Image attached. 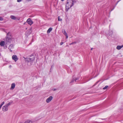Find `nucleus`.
Segmentation results:
<instances>
[{
	"label": "nucleus",
	"instance_id": "obj_1",
	"mask_svg": "<svg viewBox=\"0 0 123 123\" xmlns=\"http://www.w3.org/2000/svg\"><path fill=\"white\" fill-rule=\"evenodd\" d=\"M72 0H67L66 5V10L67 11L68 9L73 6Z\"/></svg>",
	"mask_w": 123,
	"mask_h": 123
},
{
	"label": "nucleus",
	"instance_id": "obj_2",
	"mask_svg": "<svg viewBox=\"0 0 123 123\" xmlns=\"http://www.w3.org/2000/svg\"><path fill=\"white\" fill-rule=\"evenodd\" d=\"M26 62H30V65L34 61L35 59V57L33 55H32L30 56L29 58H25Z\"/></svg>",
	"mask_w": 123,
	"mask_h": 123
},
{
	"label": "nucleus",
	"instance_id": "obj_3",
	"mask_svg": "<svg viewBox=\"0 0 123 123\" xmlns=\"http://www.w3.org/2000/svg\"><path fill=\"white\" fill-rule=\"evenodd\" d=\"M10 18L14 20H19L20 19L19 18L17 17H15L13 15H11L10 16Z\"/></svg>",
	"mask_w": 123,
	"mask_h": 123
},
{
	"label": "nucleus",
	"instance_id": "obj_4",
	"mask_svg": "<svg viewBox=\"0 0 123 123\" xmlns=\"http://www.w3.org/2000/svg\"><path fill=\"white\" fill-rule=\"evenodd\" d=\"M8 106L6 105L3 106L2 108L3 111H7L8 110Z\"/></svg>",
	"mask_w": 123,
	"mask_h": 123
},
{
	"label": "nucleus",
	"instance_id": "obj_5",
	"mask_svg": "<svg viewBox=\"0 0 123 123\" xmlns=\"http://www.w3.org/2000/svg\"><path fill=\"white\" fill-rule=\"evenodd\" d=\"M26 22L30 25H31L33 23V22L30 18H29L27 20Z\"/></svg>",
	"mask_w": 123,
	"mask_h": 123
},
{
	"label": "nucleus",
	"instance_id": "obj_6",
	"mask_svg": "<svg viewBox=\"0 0 123 123\" xmlns=\"http://www.w3.org/2000/svg\"><path fill=\"white\" fill-rule=\"evenodd\" d=\"M52 99L53 97L50 96L46 99V102L47 103H49L52 100Z\"/></svg>",
	"mask_w": 123,
	"mask_h": 123
},
{
	"label": "nucleus",
	"instance_id": "obj_7",
	"mask_svg": "<svg viewBox=\"0 0 123 123\" xmlns=\"http://www.w3.org/2000/svg\"><path fill=\"white\" fill-rule=\"evenodd\" d=\"M12 59L15 62H16L18 60V58L17 55H14L12 56Z\"/></svg>",
	"mask_w": 123,
	"mask_h": 123
},
{
	"label": "nucleus",
	"instance_id": "obj_8",
	"mask_svg": "<svg viewBox=\"0 0 123 123\" xmlns=\"http://www.w3.org/2000/svg\"><path fill=\"white\" fill-rule=\"evenodd\" d=\"M8 49H9L10 51L12 52V49L13 48V45L11 44L8 47Z\"/></svg>",
	"mask_w": 123,
	"mask_h": 123
},
{
	"label": "nucleus",
	"instance_id": "obj_9",
	"mask_svg": "<svg viewBox=\"0 0 123 123\" xmlns=\"http://www.w3.org/2000/svg\"><path fill=\"white\" fill-rule=\"evenodd\" d=\"M62 32L64 34V35H65L66 36V38L67 39L68 38V34L66 32V31H65L64 30L63 31H62Z\"/></svg>",
	"mask_w": 123,
	"mask_h": 123
},
{
	"label": "nucleus",
	"instance_id": "obj_10",
	"mask_svg": "<svg viewBox=\"0 0 123 123\" xmlns=\"http://www.w3.org/2000/svg\"><path fill=\"white\" fill-rule=\"evenodd\" d=\"M5 44V42L4 41H1L0 42V45L1 46H4Z\"/></svg>",
	"mask_w": 123,
	"mask_h": 123
},
{
	"label": "nucleus",
	"instance_id": "obj_11",
	"mask_svg": "<svg viewBox=\"0 0 123 123\" xmlns=\"http://www.w3.org/2000/svg\"><path fill=\"white\" fill-rule=\"evenodd\" d=\"M123 47V45H122L121 46H117V49L119 50Z\"/></svg>",
	"mask_w": 123,
	"mask_h": 123
},
{
	"label": "nucleus",
	"instance_id": "obj_12",
	"mask_svg": "<svg viewBox=\"0 0 123 123\" xmlns=\"http://www.w3.org/2000/svg\"><path fill=\"white\" fill-rule=\"evenodd\" d=\"M15 84L14 83H12V84L11 85V89H14L15 87Z\"/></svg>",
	"mask_w": 123,
	"mask_h": 123
},
{
	"label": "nucleus",
	"instance_id": "obj_13",
	"mask_svg": "<svg viewBox=\"0 0 123 123\" xmlns=\"http://www.w3.org/2000/svg\"><path fill=\"white\" fill-rule=\"evenodd\" d=\"M11 39L7 37L6 38V41L7 43H10L11 41Z\"/></svg>",
	"mask_w": 123,
	"mask_h": 123
},
{
	"label": "nucleus",
	"instance_id": "obj_14",
	"mask_svg": "<svg viewBox=\"0 0 123 123\" xmlns=\"http://www.w3.org/2000/svg\"><path fill=\"white\" fill-rule=\"evenodd\" d=\"M52 28L51 27L49 28L47 31V33H49L52 31Z\"/></svg>",
	"mask_w": 123,
	"mask_h": 123
},
{
	"label": "nucleus",
	"instance_id": "obj_15",
	"mask_svg": "<svg viewBox=\"0 0 123 123\" xmlns=\"http://www.w3.org/2000/svg\"><path fill=\"white\" fill-rule=\"evenodd\" d=\"M78 78H76L75 79H74L71 81V83L73 82L74 81H76V80H78Z\"/></svg>",
	"mask_w": 123,
	"mask_h": 123
},
{
	"label": "nucleus",
	"instance_id": "obj_16",
	"mask_svg": "<svg viewBox=\"0 0 123 123\" xmlns=\"http://www.w3.org/2000/svg\"><path fill=\"white\" fill-rule=\"evenodd\" d=\"M25 123H32V122L31 121L28 120L26 121Z\"/></svg>",
	"mask_w": 123,
	"mask_h": 123
},
{
	"label": "nucleus",
	"instance_id": "obj_17",
	"mask_svg": "<svg viewBox=\"0 0 123 123\" xmlns=\"http://www.w3.org/2000/svg\"><path fill=\"white\" fill-rule=\"evenodd\" d=\"M12 103V101H11L8 104H6L8 106L9 105H10Z\"/></svg>",
	"mask_w": 123,
	"mask_h": 123
},
{
	"label": "nucleus",
	"instance_id": "obj_18",
	"mask_svg": "<svg viewBox=\"0 0 123 123\" xmlns=\"http://www.w3.org/2000/svg\"><path fill=\"white\" fill-rule=\"evenodd\" d=\"M72 3L74 5V4L76 2V0H72Z\"/></svg>",
	"mask_w": 123,
	"mask_h": 123
},
{
	"label": "nucleus",
	"instance_id": "obj_19",
	"mask_svg": "<svg viewBox=\"0 0 123 123\" xmlns=\"http://www.w3.org/2000/svg\"><path fill=\"white\" fill-rule=\"evenodd\" d=\"M62 19L59 16L58 17V21H61L62 20Z\"/></svg>",
	"mask_w": 123,
	"mask_h": 123
},
{
	"label": "nucleus",
	"instance_id": "obj_20",
	"mask_svg": "<svg viewBox=\"0 0 123 123\" xmlns=\"http://www.w3.org/2000/svg\"><path fill=\"white\" fill-rule=\"evenodd\" d=\"M108 87V86H106L105 87L103 88V89L104 90H105Z\"/></svg>",
	"mask_w": 123,
	"mask_h": 123
},
{
	"label": "nucleus",
	"instance_id": "obj_21",
	"mask_svg": "<svg viewBox=\"0 0 123 123\" xmlns=\"http://www.w3.org/2000/svg\"><path fill=\"white\" fill-rule=\"evenodd\" d=\"M7 36H11L10 33V32H8L7 34Z\"/></svg>",
	"mask_w": 123,
	"mask_h": 123
},
{
	"label": "nucleus",
	"instance_id": "obj_22",
	"mask_svg": "<svg viewBox=\"0 0 123 123\" xmlns=\"http://www.w3.org/2000/svg\"><path fill=\"white\" fill-rule=\"evenodd\" d=\"M76 43V42H74L72 43H70L69 44V45H71L73 44H75V43Z\"/></svg>",
	"mask_w": 123,
	"mask_h": 123
},
{
	"label": "nucleus",
	"instance_id": "obj_23",
	"mask_svg": "<svg viewBox=\"0 0 123 123\" xmlns=\"http://www.w3.org/2000/svg\"><path fill=\"white\" fill-rule=\"evenodd\" d=\"M22 0H17V1L18 2H20Z\"/></svg>",
	"mask_w": 123,
	"mask_h": 123
},
{
	"label": "nucleus",
	"instance_id": "obj_24",
	"mask_svg": "<svg viewBox=\"0 0 123 123\" xmlns=\"http://www.w3.org/2000/svg\"><path fill=\"white\" fill-rule=\"evenodd\" d=\"M3 20V18H2L0 17V20L2 21Z\"/></svg>",
	"mask_w": 123,
	"mask_h": 123
},
{
	"label": "nucleus",
	"instance_id": "obj_25",
	"mask_svg": "<svg viewBox=\"0 0 123 123\" xmlns=\"http://www.w3.org/2000/svg\"><path fill=\"white\" fill-rule=\"evenodd\" d=\"M4 103H5L4 102H3L1 105H3L4 104Z\"/></svg>",
	"mask_w": 123,
	"mask_h": 123
},
{
	"label": "nucleus",
	"instance_id": "obj_26",
	"mask_svg": "<svg viewBox=\"0 0 123 123\" xmlns=\"http://www.w3.org/2000/svg\"><path fill=\"white\" fill-rule=\"evenodd\" d=\"M63 42H61L60 43V45H62L63 44Z\"/></svg>",
	"mask_w": 123,
	"mask_h": 123
},
{
	"label": "nucleus",
	"instance_id": "obj_27",
	"mask_svg": "<svg viewBox=\"0 0 123 123\" xmlns=\"http://www.w3.org/2000/svg\"><path fill=\"white\" fill-rule=\"evenodd\" d=\"M2 106V105H0V109L1 108Z\"/></svg>",
	"mask_w": 123,
	"mask_h": 123
},
{
	"label": "nucleus",
	"instance_id": "obj_28",
	"mask_svg": "<svg viewBox=\"0 0 123 123\" xmlns=\"http://www.w3.org/2000/svg\"><path fill=\"white\" fill-rule=\"evenodd\" d=\"M2 106V105H0V109L1 108Z\"/></svg>",
	"mask_w": 123,
	"mask_h": 123
},
{
	"label": "nucleus",
	"instance_id": "obj_29",
	"mask_svg": "<svg viewBox=\"0 0 123 123\" xmlns=\"http://www.w3.org/2000/svg\"><path fill=\"white\" fill-rule=\"evenodd\" d=\"M56 90V89H53V91H55V90Z\"/></svg>",
	"mask_w": 123,
	"mask_h": 123
},
{
	"label": "nucleus",
	"instance_id": "obj_30",
	"mask_svg": "<svg viewBox=\"0 0 123 123\" xmlns=\"http://www.w3.org/2000/svg\"><path fill=\"white\" fill-rule=\"evenodd\" d=\"M98 82H97L95 84V85H96V84H97L98 82Z\"/></svg>",
	"mask_w": 123,
	"mask_h": 123
},
{
	"label": "nucleus",
	"instance_id": "obj_31",
	"mask_svg": "<svg viewBox=\"0 0 123 123\" xmlns=\"http://www.w3.org/2000/svg\"><path fill=\"white\" fill-rule=\"evenodd\" d=\"M11 65H10L9 66V68H11Z\"/></svg>",
	"mask_w": 123,
	"mask_h": 123
},
{
	"label": "nucleus",
	"instance_id": "obj_32",
	"mask_svg": "<svg viewBox=\"0 0 123 123\" xmlns=\"http://www.w3.org/2000/svg\"><path fill=\"white\" fill-rule=\"evenodd\" d=\"M27 1H31V0H26Z\"/></svg>",
	"mask_w": 123,
	"mask_h": 123
},
{
	"label": "nucleus",
	"instance_id": "obj_33",
	"mask_svg": "<svg viewBox=\"0 0 123 123\" xmlns=\"http://www.w3.org/2000/svg\"><path fill=\"white\" fill-rule=\"evenodd\" d=\"M109 36H111V34H109Z\"/></svg>",
	"mask_w": 123,
	"mask_h": 123
},
{
	"label": "nucleus",
	"instance_id": "obj_34",
	"mask_svg": "<svg viewBox=\"0 0 123 123\" xmlns=\"http://www.w3.org/2000/svg\"><path fill=\"white\" fill-rule=\"evenodd\" d=\"M61 0L62 1H64V0Z\"/></svg>",
	"mask_w": 123,
	"mask_h": 123
},
{
	"label": "nucleus",
	"instance_id": "obj_35",
	"mask_svg": "<svg viewBox=\"0 0 123 123\" xmlns=\"http://www.w3.org/2000/svg\"><path fill=\"white\" fill-rule=\"evenodd\" d=\"M92 49H93V48H92L91 49V50H92Z\"/></svg>",
	"mask_w": 123,
	"mask_h": 123
},
{
	"label": "nucleus",
	"instance_id": "obj_36",
	"mask_svg": "<svg viewBox=\"0 0 123 123\" xmlns=\"http://www.w3.org/2000/svg\"><path fill=\"white\" fill-rule=\"evenodd\" d=\"M32 41H33V39H32Z\"/></svg>",
	"mask_w": 123,
	"mask_h": 123
},
{
	"label": "nucleus",
	"instance_id": "obj_37",
	"mask_svg": "<svg viewBox=\"0 0 123 123\" xmlns=\"http://www.w3.org/2000/svg\"><path fill=\"white\" fill-rule=\"evenodd\" d=\"M111 34H112V32H111Z\"/></svg>",
	"mask_w": 123,
	"mask_h": 123
},
{
	"label": "nucleus",
	"instance_id": "obj_38",
	"mask_svg": "<svg viewBox=\"0 0 123 123\" xmlns=\"http://www.w3.org/2000/svg\"><path fill=\"white\" fill-rule=\"evenodd\" d=\"M24 24H25V23Z\"/></svg>",
	"mask_w": 123,
	"mask_h": 123
}]
</instances>
